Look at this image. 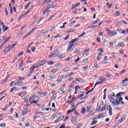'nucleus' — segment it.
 <instances>
[{
	"label": "nucleus",
	"mask_w": 128,
	"mask_h": 128,
	"mask_svg": "<svg viewBox=\"0 0 128 128\" xmlns=\"http://www.w3.org/2000/svg\"><path fill=\"white\" fill-rule=\"evenodd\" d=\"M33 10H34V6H32V8H29V10H28V12H32Z\"/></svg>",
	"instance_id": "obj_45"
},
{
	"label": "nucleus",
	"mask_w": 128,
	"mask_h": 128,
	"mask_svg": "<svg viewBox=\"0 0 128 128\" xmlns=\"http://www.w3.org/2000/svg\"><path fill=\"white\" fill-rule=\"evenodd\" d=\"M96 26H98V25L94 26H88V28H96Z\"/></svg>",
	"instance_id": "obj_49"
},
{
	"label": "nucleus",
	"mask_w": 128,
	"mask_h": 128,
	"mask_svg": "<svg viewBox=\"0 0 128 128\" xmlns=\"http://www.w3.org/2000/svg\"><path fill=\"white\" fill-rule=\"evenodd\" d=\"M62 38V36L61 35H60V34H58L56 36H55L54 38Z\"/></svg>",
	"instance_id": "obj_60"
},
{
	"label": "nucleus",
	"mask_w": 128,
	"mask_h": 128,
	"mask_svg": "<svg viewBox=\"0 0 128 128\" xmlns=\"http://www.w3.org/2000/svg\"><path fill=\"white\" fill-rule=\"evenodd\" d=\"M94 66L96 68H98V64L95 63L94 64Z\"/></svg>",
	"instance_id": "obj_62"
},
{
	"label": "nucleus",
	"mask_w": 128,
	"mask_h": 128,
	"mask_svg": "<svg viewBox=\"0 0 128 128\" xmlns=\"http://www.w3.org/2000/svg\"><path fill=\"white\" fill-rule=\"evenodd\" d=\"M92 104H94L96 102V97H93L91 100Z\"/></svg>",
	"instance_id": "obj_40"
},
{
	"label": "nucleus",
	"mask_w": 128,
	"mask_h": 128,
	"mask_svg": "<svg viewBox=\"0 0 128 128\" xmlns=\"http://www.w3.org/2000/svg\"><path fill=\"white\" fill-rule=\"evenodd\" d=\"M22 116H24V114H26L28 112V108H24V110H22Z\"/></svg>",
	"instance_id": "obj_14"
},
{
	"label": "nucleus",
	"mask_w": 128,
	"mask_h": 128,
	"mask_svg": "<svg viewBox=\"0 0 128 128\" xmlns=\"http://www.w3.org/2000/svg\"><path fill=\"white\" fill-rule=\"evenodd\" d=\"M106 32H107L108 34V36H112V31H110V29H108V28H106Z\"/></svg>",
	"instance_id": "obj_25"
},
{
	"label": "nucleus",
	"mask_w": 128,
	"mask_h": 128,
	"mask_svg": "<svg viewBox=\"0 0 128 128\" xmlns=\"http://www.w3.org/2000/svg\"><path fill=\"white\" fill-rule=\"evenodd\" d=\"M58 68H56L54 70H51V72H52V74H56V72H58Z\"/></svg>",
	"instance_id": "obj_23"
},
{
	"label": "nucleus",
	"mask_w": 128,
	"mask_h": 128,
	"mask_svg": "<svg viewBox=\"0 0 128 128\" xmlns=\"http://www.w3.org/2000/svg\"><path fill=\"white\" fill-rule=\"evenodd\" d=\"M106 110V106L104 105L100 110V112H104Z\"/></svg>",
	"instance_id": "obj_30"
},
{
	"label": "nucleus",
	"mask_w": 128,
	"mask_h": 128,
	"mask_svg": "<svg viewBox=\"0 0 128 128\" xmlns=\"http://www.w3.org/2000/svg\"><path fill=\"white\" fill-rule=\"evenodd\" d=\"M34 100V95H33L32 97L29 98V102H30V100Z\"/></svg>",
	"instance_id": "obj_41"
},
{
	"label": "nucleus",
	"mask_w": 128,
	"mask_h": 128,
	"mask_svg": "<svg viewBox=\"0 0 128 128\" xmlns=\"http://www.w3.org/2000/svg\"><path fill=\"white\" fill-rule=\"evenodd\" d=\"M119 92L121 96H124L126 94V92Z\"/></svg>",
	"instance_id": "obj_64"
},
{
	"label": "nucleus",
	"mask_w": 128,
	"mask_h": 128,
	"mask_svg": "<svg viewBox=\"0 0 128 128\" xmlns=\"http://www.w3.org/2000/svg\"><path fill=\"white\" fill-rule=\"evenodd\" d=\"M80 60V57H78V58L74 61V62H78Z\"/></svg>",
	"instance_id": "obj_61"
},
{
	"label": "nucleus",
	"mask_w": 128,
	"mask_h": 128,
	"mask_svg": "<svg viewBox=\"0 0 128 128\" xmlns=\"http://www.w3.org/2000/svg\"><path fill=\"white\" fill-rule=\"evenodd\" d=\"M54 3L52 2H50L48 6H47V8H46L43 12L42 14H48V12H50V10H50V8H56L58 5L56 4L54 5V6H52V4Z\"/></svg>",
	"instance_id": "obj_2"
},
{
	"label": "nucleus",
	"mask_w": 128,
	"mask_h": 128,
	"mask_svg": "<svg viewBox=\"0 0 128 128\" xmlns=\"http://www.w3.org/2000/svg\"><path fill=\"white\" fill-rule=\"evenodd\" d=\"M31 4H32V2H30L28 3L27 5L24 6V9L26 10L28 8V6H30Z\"/></svg>",
	"instance_id": "obj_34"
},
{
	"label": "nucleus",
	"mask_w": 128,
	"mask_h": 128,
	"mask_svg": "<svg viewBox=\"0 0 128 128\" xmlns=\"http://www.w3.org/2000/svg\"><path fill=\"white\" fill-rule=\"evenodd\" d=\"M22 94H24V96H26V94H28V92H20L18 93V96H21L22 95Z\"/></svg>",
	"instance_id": "obj_27"
},
{
	"label": "nucleus",
	"mask_w": 128,
	"mask_h": 128,
	"mask_svg": "<svg viewBox=\"0 0 128 128\" xmlns=\"http://www.w3.org/2000/svg\"><path fill=\"white\" fill-rule=\"evenodd\" d=\"M54 64V62H48V66H52V64Z\"/></svg>",
	"instance_id": "obj_52"
},
{
	"label": "nucleus",
	"mask_w": 128,
	"mask_h": 128,
	"mask_svg": "<svg viewBox=\"0 0 128 128\" xmlns=\"http://www.w3.org/2000/svg\"><path fill=\"white\" fill-rule=\"evenodd\" d=\"M70 67H66L62 70V72H70Z\"/></svg>",
	"instance_id": "obj_18"
},
{
	"label": "nucleus",
	"mask_w": 128,
	"mask_h": 128,
	"mask_svg": "<svg viewBox=\"0 0 128 128\" xmlns=\"http://www.w3.org/2000/svg\"><path fill=\"white\" fill-rule=\"evenodd\" d=\"M16 82H17L14 84L15 86H22V84H24V82H22V81L17 80Z\"/></svg>",
	"instance_id": "obj_15"
},
{
	"label": "nucleus",
	"mask_w": 128,
	"mask_h": 128,
	"mask_svg": "<svg viewBox=\"0 0 128 128\" xmlns=\"http://www.w3.org/2000/svg\"><path fill=\"white\" fill-rule=\"evenodd\" d=\"M120 96H122L120 95V92L116 94V98H120Z\"/></svg>",
	"instance_id": "obj_51"
},
{
	"label": "nucleus",
	"mask_w": 128,
	"mask_h": 128,
	"mask_svg": "<svg viewBox=\"0 0 128 128\" xmlns=\"http://www.w3.org/2000/svg\"><path fill=\"white\" fill-rule=\"evenodd\" d=\"M58 58H66V55L64 54H61L58 56Z\"/></svg>",
	"instance_id": "obj_24"
},
{
	"label": "nucleus",
	"mask_w": 128,
	"mask_h": 128,
	"mask_svg": "<svg viewBox=\"0 0 128 128\" xmlns=\"http://www.w3.org/2000/svg\"><path fill=\"white\" fill-rule=\"evenodd\" d=\"M104 113H102V114H99L98 115V116H100V118H104Z\"/></svg>",
	"instance_id": "obj_36"
},
{
	"label": "nucleus",
	"mask_w": 128,
	"mask_h": 128,
	"mask_svg": "<svg viewBox=\"0 0 128 128\" xmlns=\"http://www.w3.org/2000/svg\"><path fill=\"white\" fill-rule=\"evenodd\" d=\"M44 18H40V20H38V24H39L42 22V20H44Z\"/></svg>",
	"instance_id": "obj_56"
},
{
	"label": "nucleus",
	"mask_w": 128,
	"mask_h": 128,
	"mask_svg": "<svg viewBox=\"0 0 128 128\" xmlns=\"http://www.w3.org/2000/svg\"><path fill=\"white\" fill-rule=\"evenodd\" d=\"M38 68V66H32L30 68V72L33 73L34 72V68Z\"/></svg>",
	"instance_id": "obj_19"
},
{
	"label": "nucleus",
	"mask_w": 128,
	"mask_h": 128,
	"mask_svg": "<svg viewBox=\"0 0 128 128\" xmlns=\"http://www.w3.org/2000/svg\"><path fill=\"white\" fill-rule=\"evenodd\" d=\"M116 34H118V32H116V30H114L111 34V36H116Z\"/></svg>",
	"instance_id": "obj_20"
},
{
	"label": "nucleus",
	"mask_w": 128,
	"mask_h": 128,
	"mask_svg": "<svg viewBox=\"0 0 128 128\" xmlns=\"http://www.w3.org/2000/svg\"><path fill=\"white\" fill-rule=\"evenodd\" d=\"M84 96V94H81L78 96L77 98H82V97Z\"/></svg>",
	"instance_id": "obj_63"
},
{
	"label": "nucleus",
	"mask_w": 128,
	"mask_h": 128,
	"mask_svg": "<svg viewBox=\"0 0 128 128\" xmlns=\"http://www.w3.org/2000/svg\"><path fill=\"white\" fill-rule=\"evenodd\" d=\"M12 102H13L12 101L10 102L8 106L6 105L5 107L2 109V110H3V112H6V110H8V108H10V106H12Z\"/></svg>",
	"instance_id": "obj_8"
},
{
	"label": "nucleus",
	"mask_w": 128,
	"mask_h": 128,
	"mask_svg": "<svg viewBox=\"0 0 128 128\" xmlns=\"http://www.w3.org/2000/svg\"><path fill=\"white\" fill-rule=\"evenodd\" d=\"M68 75L66 76H64V75L60 76V78L56 81V82L58 83V84H60V82H62V80H64L65 78H68Z\"/></svg>",
	"instance_id": "obj_6"
},
{
	"label": "nucleus",
	"mask_w": 128,
	"mask_h": 128,
	"mask_svg": "<svg viewBox=\"0 0 128 128\" xmlns=\"http://www.w3.org/2000/svg\"><path fill=\"white\" fill-rule=\"evenodd\" d=\"M68 38H70V34H67L65 38H63L64 40H68Z\"/></svg>",
	"instance_id": "obj_38"
},
{
	"label": "nucleus",
	"mask_w": 128,
	"mask_h": 128,
	"mask_svg": "<svg viewBox=\"0 0 128 128\" xmlns=\"http://www.w3.org/2000/svg\"><path fill=\"white\" fill-rule=\"evenodd\" d=\"M108 98L110 102H112H112H114V98H112V96L110 95L108 96Z\"/></svg>",
	"instance_id": "obj_17"
},
{
	"label": "nucleus",
	"mask_w": 128,
	"mask_h": 128,
	"mask_svg": "<svg viewBox=\"0 0 128 128\" xmlns=\"http://www.w3.org/2000/svg\"><path fill=\"white\" fill-rule=\"evenodd\" d=\"M81 114H84V112H86V108L84 107H82L81 109Z\"/></svg>",
	"instance_id": "obj_28"
},
{
	"label": "nucleus",
	"mask_w": 128,
	"mask_h": 128,
	"mask_svg": "<svg viewBox=\"0 0 128 128\" xmlns=\"http://www.w3.org/2000/svg\"><path fill=\"white\" fill-rule=\"evenodd\" d=\"M34 44V42H32L27 47L26 50H28V48H30V46H32V45Z\"/></svg>",
	"instance_id": "obj_48"
},
{
	"label": "nucleus",
	"mask_w": 128,
	"mask_h": 128,
	"mask_svg": "<svg viewBox=\"0 0 128 128\" xmlns=\"http://www.w3.org/2000/svg\"><path fill=\"white\" fill-rule=\"evenodd\" d=\"M102 56V52L98 53V56H97L96 60H100V57Z\"/></svg>",
	"instance_id": "obj_21"
},
{
	"label": "nucleus",
	"mask_w": 128,
	"mask_h": 128,
	"mask_svg": "<svg viewBox=\"0 0 128 128\" xmlns=\"http://www.w3.org/2000/svg\"><path fill=\"white\" fill-rule=\"evenodd\" d=\"M80 88V86H76V87H75L76 90H78Z\"/></svg>",
	"instance_id": "obj_57"
},
{
	"label": "nucleus",
	"mask_w": 128,
	"mask_h": 128,
	"mask_svg": "<svg viewBox=\"0 0 128 128\" xmlns=\"http://www.w3.org/2000/svg\"><path fill=\"white\" fill-rule=\"evenodd\" d=\"M124 46V42H120V43H118V44L117 46H118V47H120V46Z\"/></svg>",
	"instance_id": "obj_39"
},
{
	"label": "nucleus",
	"mask_w": 128,
	"mask_h": 128,
	"mask_svg": "<svg viewBox=\"0 0 128 128\" xmlns=\"http://www.w3.org/2000/svg\"><path fill=\"white\" fill-rule=\"evenodd\" d=\"M107 110H108V112L109 116H112V106H110V105H108L107 106Z\"/></svg>",
	"instance_id": "obj_7"
},
{
	"label": "nucleus",
	"mask_w": 128,
	"mask_h": 128,
	"mask_svg": "<svg viewBox=\"0 0 128 128\" xmlns=\"http://www.w3.org/2000/svg\"><path fill=\"white\" fill-rule=\"evenodd\" d=\"M8 27L6 26V28H5L2 30L3 32H6V30H8Z\"/></svg>",
	"instance_id": "obj_54"
},
{
	"label": "nucleus",
	"mask_w": 128,
	"mask_h": 128,
	"mask_svg": "<svg viewBox=\"0 0 128 128\" xmlns=\"http://www.w3.org/2000/svg\"><path fill=\"white\" fill-rule=\"evenodd\" d=\"M6 123H2L0 124V128H6Z\"/></svg>",
	"instance_id": "obj_33"
},
{
	"label": "nucleus",
	"mask_w": 128,
	"mask_h": 128,
	"mask_svg": "<svg viewBox=\"0 0 128 128\" xmlns=\"http://www.w3.org/2000/svg\"><path fill=\"white\" fill-rule=\"evenodd\" d=\"M98 124V120H94L90 123V126H94V124Z\"/></svg>",
	"instance_id": "obj_26"
},
{
	"label": "nucleus",
	"mask_w": 128,
	"mask_h": 128,
	"mask_svg": "<svg viewBox=\"0 0 128 128\" xmlns=\"http://www.w3.org/2000/svg\"><path fill=\"white\" fill-rule=\"evenodd\" d=\"M38 102V100H33L30 102V104H36V106H37Z\"/></svg>",
	"instance_id": "obj_32"
},
{
	"label": "nucleus",
	"mask_w": 128,
	"mask_h": 128,
	"mask_svg": "<svg viewBox=\"0 0 128 128\" xmlns=\"http://www.w3.org/2000/svg\"><path fill=\"white\" fill-rule=\"evenodd\" d=\"M1 24L3 28H2V30H4V28H6V26H4V22H1Z\"/></svg>",
	"instance_id": "obj_59"
},
{
	"label": "nucleus",
	"mask_w": 128,
	"mask_h": 128,
	"mask_svg": "<svg viewBox=\"0 0 128 128\" xmlns=\"http://www.w3.org/2000/svg\"><path fill=\"white\" fill-rule=\"evenodd\" d=\"M24 54V52H22L18 54V56H22Z\"/></svg>",
	"instance_id": "obj_55"
},
{
	"label": "nucleus",
	"mask_w": 128,
	"mask_h": 128,
	"mask_svg": "<svg viewBox=\"0 0 128 128\" xmlns=\"http://www.w3.org/2000/svg\"><path fill=\"white\" fill-rule=\"evenodd\" d=\"M99 80H100V82H102L106 81V78H104L103 76H101V77L100 78Z\"/></svg>",
	"instance_id": "obj_22"
},
{
	"label": "nucleus",
	"mask_w": 128,
	"mask_h": 128,
	"mask_svg": "<svg viewBox=\"0 0 128 128\" xmlns=\"http://www.w3.org/2000/svg\"><path fill=\"white\" fill-rule=\"evenodd\" d=\"M98 50H99L100 52H101L102 54H104V49H102V48H99L98 49Z\"/></svg>",
	"instance_id": "obj_43"
},
{
	"label": "nucleus",
	"mask_w": 128,
	"mask_h": 128,
	"mask_svg": "<svg viewBox=\"0 0 128 128\" xmlns=\"http://www.w3.org/2000/svg\"><path fill=\"white\" fill-rule=\"evenodd\" d=\"M120 11L116 12L115 14L116 16H120Z\"/></svg>",
	"instance_id": "obj_44"
},
{
	"label": "nucleus",
	"mask_w": 128,
	"mask_h": 128,
	"mask_svg": "<svg viewBox=\"0 0 128 128\" xmlns=\"http://www.w3.org/2000/svg\"><path fill=\"white\" fill-rule=\"evenodd\" d=\"M88 58H86V59H84L83 60V62L84 64H87L88 63Z\"/></svg>",
	"instance_id": "obj_46"
},
{
	"label": "nucleus",
	"mask_w": 128,
	"mask_h": 128,
	"mask_svg": "<svg viewBox=\"0 0 128 128\" xmlns=\"http://www.w3.org/2000/svg\"><path fill=\"white\" fill-rule=\"evenodd\" d=\"M79 38L73 39L72 40L71 42H69V45L66 49L67 52H70V50H72L74 48H72V47L74 46H76L78 42H76V40H78Z\"/></svg>",
	"instance_id": "obj_1"
},
{
	"label": "nucleus",
	"mask_w": 128,
	"mask_h": 128,
	"mask_svg": "<svg viewBox=\"0 0 128 128\" xmlns=\"http://www.w3.org/2000/svg\"><path fill=\"white\" fill-rule=\"evenodd\" d=\"M12 50V47L11 46H7L4 50V52H5V54H8V52H10V50Z\"/></svg>",
	"instance_id": "obj_10"
},
{
	"label": "nucleus",
	"mask_w": 128,
	"mask_h": 128,
	"mask_svg": "<svg viewBox=\"0 0 128 128\" xmlns=\"http://www.w3.org/2000/svg\"><path fill=\"white\" fill-rule=\"evenodd\" d=\"M36 47H32L31 48V50L32 52H36Z\"/></svg>",
	"instance_id": "obj_42"
},
{
	"label": "nucleus",
	"mask_w": 128,
	"mask_h": 128,
	"mask_svg": "<svg viewBox=\"0 0 128 128\" xmlns=\"http://www.w3.org/2000/svg\"><path fill=\"white\" fill-rule=\"evenodd\" d=\"M70 120L74 126H76L78 124V118L76 117H72Z\"/></svg>",
	"instance_id": "obj_5"
},
{
	"label": "nucleus",
	"mask_w": 128,
	"mask_h": 128,
	"mask_svg": "<svg viewBox=\"0 0 128 128\" xmlns=\"http://www.w3.org/2000/svg\"><path fill=\"white\" fill-rule=\"evenodd\" d=\"M120 101L118 99H116L114 100V102H112V106H120Z\"/></svg>",
	"instance_id": "obj_9"
},
{
	"label": "nucleus",
	"mask_w": 128,
	"mask_h": 128,
	"mask_svg": "<svg viewBox=\"0 0 128 128\" xmlns=\"http://www.w3.org/2000/svg\"><path fill=\"white\" fill-rule=\"evenodd\" d=\"M102 84V82H96L94 86V87L93 88H92V90H88V92H94V88H96V86H98V84Z\"/></svg>",
	"instance_id": "obj_13"
},
{
	"label": "nucleus",
	"mask_w": 128,
	"mask_h": 128,
	"mask_svg": "<svg viewBox=\"0 0 128 128\" xmlns=\"http://www.w3.org/2000/svg\"><path fill=\"white\" fill-rule=\"evenodd\" d=\"M49 78H50V80H56V76H49Z\"/></svg>",
	"instance_id": "obj_35"
},
{
	"label": "nucleus",
	"mask_w": 128,
	"mask_h": 128,
	"mask_svg": "<svg viewBox=\"0 0 128 128\" xmlns=\"http://www.w3.org/2000/svg\"><path fill=\"white\" fill-rule=\"evenodd\" d=\"M118 62H120V64H123L124 62V60H122V59H120V58H118Z\"/></svg>",
	"instance_id": "obj_50"
},
{
	"label": "nucleus",
	"mask_w": 128,
	"mask_h": 128,
	"mask_svg": "<svg viewBox=\"0 0 128 128\" xmlns=\"http://www.w3.org/2000/svg\"><path fill=\"white\" fill-rule=\"evenodd\" d=\"M46 60H42L40 62H39L37 66L38 68V66H42L44 64H46Z\"/></svg>",
	"instance_id": "obj_12"
},
{
	"label": "nucleus",
	"mask_w": 128,
	"mask_h": 128,
	"mask_svg": "<svg viewBox=\"0 0 128 128\" xmlns=\"http://www.w3.org/2000/svg\"><path fill=\"white\" fill-rule=\"evenodd\" d=\"M100 22V20H96L94 22L92 23V24H96L98 22Z\"/></svg>",
	"instance_id": "obj_47"
},
{
	"label": "nucleus",
	"mask_w": 128,
	"mask_h": 128,
	"mask_svg": "<svg viewBox=\"0 0 128 128\" xmlns=\"http://www.w3.org/2000/svg\"><path fill=\"white\" fill-rule=\"evenodd\" d=\"M18 80L20 82H21V80H26V78H24V77L21 78L20 76H18Z\"/></svg>",
	"instance_id": "obj_37"
},
{
	"label": "nucleus",
	"mask_w": 128,
	"mask_h": 128,
	"mask_svg": "<svg viewBox=\"0 0 128 128\" xmlns=\"http://www.w3.org/2000/svg\"><path fill=\"white\" fill-rule=\"evenodd\" d=\"M84 102H86V101H85V100H82V101H81V102H78V103L76 104V106H80V104H84Z\"/></svg>",
	"instance_id": "obj_31"
},
{
	"label": "nucleus",
	"mask_w": 128,
	"mask_h": 128,
	"mask_svg": "<svg viewBox=\"0 0 128 128\" xmlns=\"http://www.w3.org/2000/svg\"><path fill=\"white\" fill-rule=\"evenodd\" d=\"M60 120H62L60 118H59L57 120L54 121V124H58V122H60Z\"/></svg>",
	"instance_id": "obj_53"
},
{
	"label": "nucleus",
	"mask_w": 128,
	"mask_h": 128,
	"mask_svg": "<svg viewBox=\"0 0 128 128\" xmlns=\"http://www.w3.org/2000/svg\"><path fill=\"white\" fill-rule=\"evenodd\" d=\"M128 82V78L122 80V82Z\"/></svg>",
	"instance_id": "obj_58"
},
{
	"label": "nucleus",
	"mask_w": 128,
	"mask_h": 128,
	"mask_svg": "<svg viewBox=\"0 0 128 128\" xmlns=\"http://www.w3.org/2000/svg\"><path fill=\"white\" fill-rule=\"evenodd\" d=\"M10 36H9L8 38L7 37H4L3 38V40H4V42L3 44H6V42H8V40H10Z\"/></svg>",
	"instance_id": "obj_16"
},
{
	"label": "nucleus",
	"mask_w": 128,
	"mask_h": 128,
	"mask_svg": "<svg viewBox=\"0 0 128 128\" xmlns=\"http://www.w3.org/2000/svg\"><path fill=\"white\" fill-rule=\"evenodd\" d=\"M86 108V112H94V107L92 106H88Z\"/></svg>",
	"instance_id": "obj_4"
},
{
	"label": "nucleus",
	"mask_w": 128,
	"mask_h": 128,
	"mask_svg": "<svg viewBox=\"0 0 128 128\" xmlns=\"http://www.w3.org/2000/svg\"><path fill=\"white\" fill-rule=\"evenodd\" d=\"M60 54V51L58 50H55L54 52H51L48 56V58H56Z\"/></svg>",
	"instance_id": "obj_3"
},
{
	"label": "nucleus",
	"mask_w": 128,
	"mask_h": 128,
	"mask_svg": "<svg viewBox=\"0 0 128 128\" xmlns=\"http://www.w3.org/2000/svg\"><path fill=\"white\" fill-rule=\"evenodd\" d=\"M126 115H124L122 116V117L121 118L120 120H119L118 122V124H122V122L124 120H126Z\"/></svg>",
	"instance_id": "obj_11"
},
{
	"label": "nucleus",
	"mask_w": 128,
	"mask_h": 128,
	"mask_svg": "<svg viewBox=\"0 0 128 128\" xmlns=\"http://www.w3.org/2000/svg\"><path fill=\"white\" fill-rule=\"evenodd\" d=\"M106 78H112V76L111 74L108 73V72H106Z\"/></svg>",
	"instance_id": "obj_29"
}]
</instances>
